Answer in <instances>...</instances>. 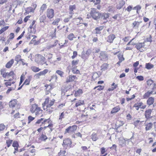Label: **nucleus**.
Listing matches in <instances>:
<instances>
[{"instance_id": "f257e3e1", "label": "nucleus", "mask_w": 156, "mask_h": 156, "mask_svg": "<svg viewBox=\"0 0 156 156\" xmlns=\"http://www.w3.org/2000/svg\"><path fill=\"white\" fill-rule=\"evenodd\" d=\"M55 100L54 99H50L49 98H46L44 103L42 104V107L44 110L48 108H50L55 103Z\"/></svg>"}, {"instance_id": "f03ea898", "label": "nucleus", "mask_w": 156, "mask_h": 156, "mask_svg": "<svg viewBox=\"0 0 156 156\" xmlns=\"http://www.w3.org/2000/svg\"><path fill=\"white\" fill-rule=\"evenodd\" d=\"M90 16L88 14L87 15V18L91 16L94 19L97 20L99 19L101 16V14L99 12L97 11L95 8H91V10L90 12Z\"/></svg>"}, {"instance_id": "7ed1b4c3", "label": "nucleus", "mask_w": 156, "mask_h": 156, "mask_svg": "<svg viewBox=\"0 0 156 156\" xmlns=\"http://www.w3.org/2000/svg\"><path fill=\"white\" fill-rule=\"evenodd\" d=\"M35 61L36 62L39 64L43 65L44 63H46L45 58L40 55H36Z\"/></svg>"}, {"instance_id": "20e7f679", "label": "nucleus", "mask_w": 156, "mask_h": 156, "mask_svg": "<svg viewBox=\"0 0 156 156\" xmlns=\"http://www.w3.org/2000/svg\"><path fill=\"white\" fill-rule=\"evenodd\" d=\"M9 105L10 108H15V109H17L19 108L20 105L17 101L16 99H13L10 101L9 103Z\"/></svg>"}, {"instance_id": "39448f33", "label": "nucleus", "mask_w": 156, "mask_h": 156, "mask_svg": "<svg viewBox=\"0 0 156 156\" xmlns=\"http://www.w3.org/2000/svg\"><path fill=\"white\" fill-rule=\"evenodd\" d=\"M0 72L1 74L5 78H6V77L13 76L14 75V73L12 71H11L9 73L6 72L5 69H1Z\"/></svg>"}, {"instance_id": "423d86ee", "label": "nucleus", "mask_w": 156, "mask_h": 156, "mask_svg": "<svg viewBox=\"0 0 156 156\" xmlns=\"http://www.w3.org/2000/svg\"><path fill=\"white\" fill-rule=\"evenodd\" d=\"M77 126L76 125H73L72 126H70L65 130V133H68L70 134L73 133L76 129Z\"/></svg>"}, {"instance_id": "0eeeda50", "label": "nucleus", "mask_w": 156, "mask_h": 156, "mask_svg": "<svg viewBox=\"0 0 156 156\" xmlns=\"http://www.w3.org/2000/svg\"><path fill=\"white\" fill-rule=\"evenodd\" d=\"M71 140L69 139H66L63 140L62 145L63 147L66 148L68 147H71Z\"/></svg>"}, {"instance_id": "6e6552de", "label": "nucleus", "mask_w": 156, "mask_h": 156, "mask_svg": "<svg viewBox=\"0 0 156 156\" xmlns=\"http://www.w3.org/2000/svg\"><path fill=\"white\" fill-rule=\"evenodd\" d=\"M47 16L49 19H51L54 16V10L52 9H48L47 10Z\"/></svg>"}, {"instance_id": "1a4fd4ad", "label": "nucleus", "mask_w": 156, "mask_h": 156, "mask_svg": "<svg viewBox=\"0 0 156 156\" xmlns=\"http://www.w3.org/2000/svg\"><path fill=\"white\" fill-rule=\"evenodd\" d=\"M77 79V77L75 76L69 75L67 79L66 82L68 83L73 81H76Z\"/></svg>"}, {"instance_id": "9d476101", "label": "nucleus", "mask_w": 156, "mask_h": 156, "mask_svg": "<svg viewBox=\"0 0 156 156\" xmlns=\"http://www.w3.org/2000/svg\"><path fill=\"white\" fill-rule=\"evenodd\" d=\"M130 139H124L123 138H120L119 140V145L123 147L126 145V141H129Z\"/></svg>"}, {"instance_id": "9b49d317", "label": "nucleus", "mask_w": 156, "mask_h": 156, "mask_svg": "<svg viewBox=\"0 0 156 156\" xmlns=\"http://www.w3.org/2000/svg\"><path fill=\"white\" fill-rule=\"evenodd\" d=\"M147 84L152 90L156 88V84L151 80H148L147 81Z\"/></svg>"}, {"instance_id": "f8f14e48", "label": "nucleus", "mask_w": 156, "mask_h": 156, "mask_svg": "<svg viewBox=\"0 0 156 156\" xmlns=\"http://www.w3.org/2000/svg\"><path fill=\"white\" fill-rule=\"evenodd\" d=\"M101 59L102 60H106L108 59V57L107 54L105 52L101 51L100 53V55L99 56Z\"/></svg>"}, {"instance_id": "ddd939ff", "label": "nucleus", "mask_w": 156, "mask_h": 156, "mask_svg": "<svg viewBox=\"0 0 156 156\" xmlns=\"http://www.w3.org/2000/svg\"><path fill=\"white\" fill-rule=\"evenodd\" d=\"M76 6L75 5H69V9L70 11L69 14L70 15V18H72L73 15L74 14L73 10L76 9Z\"/></svg>"}, {"instance_id": "4468645a", "label": "nucleus", "mask_w": 156, "mask_h": 156, "mask_svg": "<svg viewBox=\"0 0 156 156\" xmlns=\"http://www.w3.org/2000/svg\"><path fill=\"white\" fill-rule=\"evenodd\" d=\"M156 92L154 93L153 90L151 91L149 90L147 93H145L143 95L144 98H147L149 97L152 94H156Z\"/></svg>"}, {"instance_id": "2eb2a0df", "label": "nucleus", "mask_w": 156, "mask_h": 156, "mask_svg": "<svg viewBox=\"0 0 156 156\" xmlns=\"http://www.w3.org/2000/svg\"><path fill=\"white\" fill-rule=\"evenodd\" d=\"M38 107L37 105L35 103L32 104L31 105V107L30 109V111L33 113H34Z\"/></svg>"}, {"instance_id": "dca6fc26", "label": "nucleus", "mask_w": 156, "mask_h": 156, "mask_svg": "<svg viewBox=\"0 0 156 156\" xmlns=\"http://www.w3.org/2000/svg\"><path fill=\"white\" fill-rule=\"evenodd\" d=\"M115 38V35L113 34H112L108 37L107 41L108 42L112 43Z\"/></svg>"}, {"instance_id": "f3484780", "label": "nucleus", "mask_w": 156, "mask_h": 156, "mask_svg": "<svg viewBox=\"0 0 156 156\" xmlns=\"http://www.w3.org/2000/svg\"><path fill=\"white\" fill-rule=\"evenodd\" d=\"M142 23V21H134L132 24V26L133 28L135 29H138L141 23Z\"/></svg>"}, {"instance_id": "a211bd4d", "label": "nucleus", "mask_w": 156, "mask_h": 156, "mask_svg": "<svg viewBox=\"0 0 156 156\" xmlns=\"http://www.w3.org/2000/svg\"><path fill=\"white\" fill-rule=\"evenodd\" d=\"M146 105H144L143 103L140 102L135 104L133 107H138L139 108H141L144 109L146 107Z\"/></svg>"}, {"instance_id": "6ab92c4d", "label": "nucleus", "mask_w": 156, "mask_h": 156, "mask_svg": "<svg viewBox=\"0 0 156 156\" xmlns=\"http://www.w3.org/2000/svg\"><path fill=\"white\" fill-rule=\"evenodd\" d=\"M145 46L144 42L143 43H138L136 44V49L140 51L142 48H144Z\"/></svg>"}, {"instance_id": "aec40b11", "label": "nucleus", "mask_w": 156, "mask_h": 156, "mask_svg": "<svg viewBox=\"0 0 156 156\" xmlns=\"http://www.w3.org/2000/svg\"><path fill=\"white\" fill-rule=\"evenodd\" d=\"M74 22L75 23L78 25L79 24L82 23L83 20L82 18L79 17L77 18L74 19Z\"/></svg>"}, {"instance_id": "412c9836", "label": "nucleus", "mask_w": 156, "mask_h": 156, "mask_svg": "<svg viewBox=\"0 0 156 156\" xmlns=\"http://www.w3.org/2000/svg\"><path fill=\"white\" fill-rule=\"evenodd\" d=\"M151 112L152 110L151 109H148L146 111L145 115L146 118L149 119L150 117Z\"/></svg>"}, {"instance_id": "4be33fe9", "label": "nucleus", "mask_w": 156, "mask_h": 156, "mask_svg": "<svg viewBox=\"0 0 156 156\" xmlns=\"http://www.w3.org/2000/svg\"><path fill=\"white\" fill-rule=\"evenodd\" d=\"M14 62V61L13 59H11L10 61L8 62L5 65V67L7 68H10L12 66Z\"/></svg>"}, {"instance_id": "5701e85b", "label": "nucleus", "mask_w": 156, "mask_h": 156, "mask_svg": "<svg viewBox=\"0 0 156 156\" xmlns=\"http://www.w3.org/2000/svg\"><path fill=\"white\" fill-rule=\"evenodd\" d=\"M103 28L104 27L102 26L96 28L94 31L95 33L97 34H101V31L102 30Z\"/></svg>"}, {"instance_id": "b1692460", "label": "nucleus", "mask_w": 156, "mask_h": 156, "mask_svg": "<svg viewBox=\"0 0 156 156\" xmlns=\"http://www.w3.org/2000/svg\"><path fill=\"white\" fill-rule=\"evenodd\" d=\"M120 109V108L119 106H116L112 109L111 113L112 114L118 112Z\"/></svg>"}, {"instance_id": "393cba45", "label": "nucleus", "mask_w": 156, "mask_h": 156, "mask_svg": "<svg viewBox=\"0 0 156 156\" xmlns=\"http://www.w3.org/2000/svg\"><path fill=\"white\" fill-rule=\"evenodd\" d=\"M154 102V98L151 97H150L147 101V103L149 105H152Z\"/></svg>"}, {"instance_id": "a878e982", "label": "nucleus", "mask_w": 156, "mask_h": 156, "mask_svg": "<svg viewBox=\"0 0 156 156\" xmlns=\"http://www.w3.org/2000/svg\"><path fill=\"white\" fill-rule=\"evenodd\" d=\"M47 139L48 137L46 135L42 134L38 139L42 141H45Z\"/></svg>"}, {"instance_id": "bb28decb", "label": "nucleus", "mask_w": 156, "mask_h": 156, "mask_svg": "<svg viewBox=\"0 0 156 156\" xmlns=\"http://www.w3.org/2000/svg\"><path fill=\"white\" fill-rule=\"evenodd\" d=\"M146 126L145 129L146 131H148L150 130L152 127L153 124L150 122L145 125Z\"/></svg>"}, {"instance_id": "cd10ccee", "label": "nucleus", "mask_w": 156, "mask_h": 156, "mask_svg": "<svg viewBox=\"0 0 156 156\" xmlns=\"http://www.w3.org/2000/svg\"><path fill=\"white\" fill-rule=\"evenodd\" d=\"M43 111L40 107H38L37 109L34 112L36 115H39L42 114Z\"/></svg>"}, {"instance_id": "c85d7f7f", "label": "nucleus", "mask_w": 156, "mask_h": 156, "mask_svg": "<svg viewBox=\"0 0 156 156\" xmlns=\"http://www.w3.org/2000/svg\"><path fill=\"white\" fill-rule=\"evenodd\" d=\"M84 104V101L83 100H80L78 101L76 103L75 106L76 107H78L79 106L83 105Z\"/></svg>"}, {"instance_id": "c756f323", "label": "nucleus", "mask_w": 156, "mask_h": 156, "mask_svg": "<svg viewBox=\"0 0 156 156\" xmlns=\"http://www.w3.org/2000/svg\"><path fill=\"white\" fill-rule=\"evenodd\" d=\"M47 8V5L45 4H43L42 5L41 7V9L40 11L41 14L43 13V11H44Z\"/></svg>"}, {"instance_id": "7c9ffc66", "label": "nucleus", "mask_w": 156, "mask_h": 156, "mask_svg": "<svg viewBox=\"0 0 156 156\" xmlns=\"http://www.w3.org/2000/svg\"><path fill=\"white\" fill-rule=\"evenodd\" d=\"M48 70L47 69H45L43 71H41L38 73V75L41 76L45 75L48 72Z\"/></svg>"}, {"instance_id": "2f4dec72", "label": "nucleus", "mask_w": 156, "mask_h": 156, "mask_svg": "<svg viewBox=\"0 0 156 156\" xmlns=\"http://www.w3.org/2000/svg\"><path fill=\"white\" fill-rule=\"evenodd\" d=\"M101 16V19L103 20H106L109 17L108 14L107 13H103Z\"/></svg>"}, {"instance_id": "473e14b6", "label": "nucleus", "mask_w": 156, "mask_h": 156, "mask_svg": "<svg viewBox=\"0 0 156 156\" xmlns=\"http://www.w3.org/2000/svg\"><path fill=\"white\" fill-rule=\"evenodd\" d=\"M91 137L92 140L94 141H96L98 139L96 134L94 133H92Z\"/></svg>"}, {"instance_id": "72a5a7b5", "label": "nucleus", "mask_w": 156, "mask_h": 156, "mask_svg": "<svg viewBox=\"0 0 156 156\" xmlns=\"http://www.w3.org/2000/svg\"><path fill=\"white\" fill-rule=\"evenodd\" d=\"M154 65L150 63H146L145 66V68L148 69H150L153 68Z\"/></svg>"}, {"instance_id": "f704fd0d", "label": "nucleus", "mask_w": 156, "mask_h": 156, "mask_svg": "<svg viewBox=\"0 0 156 156\" xmlns=\"http://www.w3.org/2000/svg\"><path fill=\"white\" fill-rule=\"evenodd\" d=\"M31 69L34 72H38L41 70V69L39 68L34 66H32Z\"/></svg>"}, {"instance_id": "c9c22d12", "label": "nucleus", "mask_w": 156, "mask_h": 156, "mask_svg": "<svg viewBox=\"0 0 156 156\" xmlns=\"http://www.w3.org/2000/svg\"><path fill=\"white\" fill-rule=\"evenodd\" d=\"M75 36L73 33H70L67 36V38L70 41L73 40V39L75 38Z\"/></svg>"}, {"instance_id": "e433bc0d", "label": "nucleus", "mask_w": 156, "mask_h": 156, "mask_svg": "<svg viewBox=\"0 0 156 156\" xmlns=\"http://www.w3.org/2000/svg\"><path fill=\"white\" fill-rule=\"evenodd\" d=\"M83 93L82 90L81 89H79L75 92V95L76 97L79 96Z\"/></svg>"}, {"instance_id": "4c0bfd02", "label": "nucleus", "mask_w": 156, "mask_h": 156, "mask_svg": "<svg viewBox=\"0 0 156 156\" xmlns=\"http://www.w3.org/2000/svg\"><path fill=\"white\" fill-rule=\"evenodd\" d=\"M46 19V16L45 15H43L41 16L39 19L40 22V23H44Z\"/></svg>"}, {"instance_id": "58836bf2", "label": "nucleus", "mask_w": 156, "mask_h": 156, "mask_svg": "<svg viewBox=\"0 0 156 156\" xmlns=\"http://www.w3.org/2000/svg\"><path fill=\"white\" fill-rule=\"evenodd\" d=\"M58 43V41H56L55 42V43L53 44H50L47 47V48L48 49H50L51 48H52L54 47H55L56 46Z\"/></svg>"}, {"instance_id": "ea45409f", "label": "nucleus", "mask_w": 156, "mask_h": 156, "mask_svg": "<svg viewBox=\"0 0 156 156\" xmlns=\"http://www.w3.org/2000/svg\"><path fill=\"white\" fill-rule=\"evenodd\" d=\"M15 60L18 63L20 61H22L21 58V56L20 55H17L16 56L15 58Z\"/></svg>"}, {"instance_id": "a19ab883", "label": "nucleus", "mask_w": 156, "mask_h": 156, "mask_svg": "<svg viewBox=\"0 0 156 156\" xmlns=\"http://www.w3.org/2000/svg\"><path fill=\"white\" fill-rule=\"evenodd\" d=\"M56 73L59 75L61 77H63L64 73L63 71L60 70H57L56 71Z\"/></svg>"}, {"instance_id": "79ce46f5", "label": "nucleus", "mask_w": 156, "mask_h": 156, "mask_svg": "<svg viewBox=\"0 0 156 156\" xmlns=\"http://www.w3.org/2000/svg\"><path fill=\"white\" fill-rule=\"evenodd\" d=\"M26 11L28 13L29 12H34V9H33L32 7H29L26 9Z\"/></svg>"}, {"instance_id": "37998d69", "label": "nucleus", "mask_w": 156, "mask_h": 156, "mask_svg": "<svg viewBox=\"0 0 156 156\" xmlns=\"http://www.w3.org/2000/svg\"><path fill=\"white\" fill-rule=\"evenodd\" d=\"M60 19L59 18H57L55 19L52 22V24L53 25H58V22L60 21Z\"/></svg>"}, {"instance_id": "c03bdc74", "label": "nucleus", "mask_w": 156, "mask_h": 156, "mask_svg": "<svg viewBox=\"0 0 156 156\" xmlns=\"http://www.w3.org/2000/svg\"><path fill=\"white\" fill-rule=\"evenodd\" d=\"M141 9V6H140L139 5H138L135 7H134L133 8V9H136L137 13H139V11Z\"/></svg>"}, {"instance_id": "a18cd8bd", "label": "nucleus", "mask_w": 156, "mask_h": 156, "mask_svg": "<svg viewBox=\"0 0 156 156\" xmlns=\"http://www.w3.org/2000/svg\"><path fill=\"white\" fill-rule=\"evenodd\" d=\"M108 66L106 64H103L101 66V70L102 71L105 70L107 69Z\"/></svg>"}, {"instance_id": "49530a36", "label": "nucleus", "mask_w": 156, "mask_h": 156, "mask_svg": "<svg viewBox=\"0 0 156 156\" xmlns=\"http://www.w3.org/2000/svg\"><path fill=\"white\" fill-rule=\"evenodd\" d=\"M8 28V26H6L1 29L0 30V34H2L3 32L7 30Z\"/></svg>"}, {"instance_id": "de8ad7c7", "label": "nucleus", "mask_w": 156, "mask_h": 156, "mask_svg": "<svg viewBox=\"0 0 156 156\" xmlns=\"http://www.w3.org/2000/svg\"><path fill=\"white\" fill-rule=\"evenodd\" d=\"M56 29L55 28L54 29V31L53 33H52L51 34H50V36H51L52 38L56 37Z\"/></svg>"}, {"instance_id": "09e8293b", "label": "nucleus", "mask_w": 156, "mask_h": 156, "mask_svg": "<svg viewBox=\"0 0 156 156\" xmlns=\"http://www.w3.org/2000/svg\"><path fill=\"white\" fill-rule=\"evenodd\" d=\"M79 60H73L72 61V63L73 66H75L78 64Z\"/></svg>"}, {"instance_id": "8fccbe9b", "label": "nucleus", "mask_w": 156, "mask_h": 156, "mask_svg": "<svg viewBox=\"0 0 156 156\" xmlns=\"http://www.w3.org/2000/svg\"><path fill=\"white\" fill-rule=\"evenodd\" d=\"M51 126V125H49L47 126H45L43 128L42 127H41L39 128H38L37 129V131L39 132H40L43 129H45V128L47 127H50Z\"/></svg>"}, {"instance_id": "3c124183", "label": "nucleus", "mask_w": 156, "mask_h": 156, "mask_svg": "<svg viewBox=\"0 0 156 156\" xmlns=\"http://www.w3.org/2000/svg\"><path fill=\"white\" fill-rule=\"evenodd\" d=\"M65 113L64 112H62L59 115V120L61 121L62 119L64 118Z\"/></svg>"}, {"instance_id": "603ef678", "label": "nucleus", "mask_w": 156, "mask_h": 156, "mask_svg": "<svg viewBox=\"0 0 156 156\" xmlns=\"http://www.w3.org/2000/svg\"><path fill=\"white\" fill-rule=\"evenodd\" d=\"M12 140H10L6 141V144L8 147H9L12 142Z\"/></svg>"}, {"instance_id": "864d4df0", "label": "nucleus", "mask_w": 156, "mask_h": 156, "mask_svg": "<svg viewBox=\"0 0 156 156\" xmlns=\"http://www.w3.org/2000/svg\"><path fill=\"white\" fill-rule=\"evenodd\" d=\"M30 79L29 78L26 79L25 80L24 82L23 83V85H24V84H26V85H29L30 83Z\"/></svg>"}, {"instance_id": "5fc2aeb1", "label": "nucleus", "mask_w": 156, "mask_h": 156, "mask_svg": "<svg viewBox=\"0 0 156 156\" xmlns=\"http://www.w3.org/2000/svg\"><path fill=\"white\" fill-rule=\"evenodd\" d=\"M104 86H99L97 87H96L94 88V89H96V88H97V90H102L104 88Z\"/></svg>"}, {"instance_id": "6e6d98bb", "label": "nucleus", "mask_w": 156, "mask_h": 156, "mask_svg": "<svg viewBox=\"0 0 156 156\" xmlns=\"http://www.w3.org/2000/svg\"><path fill=\"white\" fill-rule=\"evenodd\" d=\"M35 22L36 21L34 20L33 21L31 25H30V29H32L33 28V29H34L35 28V26H34V25L35 24Z\"/></svg>"}, {"instance_id": "4d7b16f0", "label": "nucleus", "mask_w": 156, "mask_h": 156, "mask_svg": "<svg viewBox=\"0 0 156 156\" xmlns=\"http://www.w3.org/2000/svg\"><path fill=\"white\" fill-rule=\"evenodd\" d=\"M12 146L14 147H18L19 144L18 142L16 141H14L12 144Z\"/></svg>"}, {"instance_id": "13d9d810", "label": "nucleus", "mask_w": 156, "mask_h": 156, "mask_svg": "<svg viewBox=\"0 0 156 156\" xmlns=\"http://www.w3.org/2000/svg\"><path fill=\"white\" fill-rule=\"evenodd\" d=\"M66 153V151H60V152H59L58 153V155L59 156H60L62 154V156H64L65 154Z\"/></svg>"}, {"instance_id": "bf43d9fd", "label": "nucleus", "mask_w": 156, "mask_h": 156, "mask_svg": "<svg viewBox=\"0 0 156 156\" xmlns=\"http://www.w3.org/2000/svg\"><path fill=\"white\" fill-rule=\"evenodd\" d=\"M118 57L119 61H122L124 60V58L123 57L122 55H118Z\"/></svg>"}, {"instance_id": "052dcab7", "label": "nucleus", "mask_w": 156, "mask_h": 156, "mask_svg": "<svg viewBox=\"0 0 156 156\" xmlns=\"http://www.w3.org/2000/svg\"><path fill=\"white\" fill-rule=\"evenodd\" d=\"M34 119V118L32 117L30 115L28 117V123H30L31 121L33 120Z\"/></svg>"}, {"instance_id": "680f3d73", "label": "nucleus", "mask_w": 156, "mask_h": 156, "mask_svg": "<svg viewBox=\"0 0 156 156\" xmlns=\"http://www.w3.org/2000/svg\"><path fill=\"white\" fill-rule=\"evenodd\" d=\"M108 10L109 12H112L114 10V8L112 6H110L108 7Z\"/></svg>"}, {"instance_id": "e2e57ef3", "label": "nucleus", "mask_w": 156, "mask_h": 156, "mask_svg": "<svg viewBox=\"0 0 156 156\" xmlns=\"http://www.w3.org/2000/svg\"><path fill=\"white\" fill-rule=\"evenodd\" d=\"M136 78L140 81H142L144 80L143 77L141 76H137Z\"/></svg>"}, {"instance_id": "0e129e2a", "label": "nucleus", "mask_w": 156, "mask_h": 156, "mask_svg": "<svg viewBox=\"0 0 156 156\" xmlns=\"http://www.w3.org/2000/svg\"><path fill=\"white\" fill-rule=\"evenodd\" d=\"M51 109H52V108H48L45 110L47 111V113L50 114L52 112L53 110H51Z\"/></svg>"}, {"instance_id": "69168bd1", "label": "nucleus", "mask_w": 156, "mask_h": 156, "mask_svg": "<svg viewBox=\"0 0 156 156\" xmlns=\"http://www.w3.org/2000/svg\"><path fill=\"white\" fill-rule=\"evenodd\" d=\"M15 87L14 88V87H9V89L7 90L6 92V93L7 94H9V92L11 91L12 90H15Z\"/></svg>"}, {"instance_id": "338daca9", "label": "nucleus", "mask_w": 156, "mask_h": 156, "mask_svg": "<svg viewBox=\"0 0 156 156\" xmlns=\"http://www.w3.org/2000/svg\"><path fill=\"white\" fill-rule=\"evenodd\" d=\"M5 127V125L2 124H1L0 125V130L2 131L3 130Z\"/></svg>"}, {"instance_id": "774afa93", "label": "nucleus", "mask_w": 156, "mask_h": 156, "mask_svg": "<svg viewBox=\"0 0 156 156\" xmlns=\"http://www.w3.org/2000/svg\"><path fill=\"white\" fill-rule=\"evenodd\" d=\"M77 53L76 51H74L73 52V55L72 56V58L73 59L74 58L77 56Z\"/></svg>"}]
</instances>
